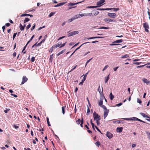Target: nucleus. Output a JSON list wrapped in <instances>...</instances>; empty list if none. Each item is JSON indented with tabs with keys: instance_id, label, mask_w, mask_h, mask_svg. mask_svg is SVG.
<instances>
[{
	"instance_id": "obj_41",
	"label": "nucleus",
	"mask_w": 150,
	"mask_h": 150,
	"mask_svg": "<svg viewBox=\"0 0 150 150\" xmlns=\"http://www.w3.org/2000/svg\"><path fill=\"white\" fill-rule=\"evenodd\" d=\"M92 13H86L85 16H92Z\"/></svg>"
},
{
	"instance_id": "obj_24",
	"label": "nucleus",
	"mask_w": 150,
	"mask_h": 150,
	"mask_svg": "<svg viewBox=\"0 0 150 150\" xmlns=\"http://www.w3.org/2000/svg\"><path fill=\"white\" fill-rule=\"evenodd\" d=\"M109 9H110V10L112 9V10H113V11H117L119 10V9L118 8H109Z\"/></svg>"
},
{
	"instance_id": "obj_35",
	"label": "nucleus",
	"mask_w": 150,
	"mask_h": 150,
	"mask_svg": "<svg viewBox=\"0 0 150 150\" xmlns=\"http://www.w3.org/2000/svg\"><path fill=\"white\" fill-rule=\"evenodd\" d=\"M47 122L48 124V125L49 126H51V125L50 124L49 119L48 117L47 118Z\"/></svg>"
},
{
	"instance_id": "obj_15",
	"label": "nucleus",
	"mask_w": 150,
	"mask_h": 150,
	"mask_svg": "<svg viewBox=\"0 0 150 150\" xmlns=\"http://www.w3.org/2000/svg\"><path fill=\"white\" fill-rule=\"evenodd\" d=\"M103 88H102V91H101V89L100 88V86H99V87H98V91L100 95H101L102 94L103 95Z\"/></svg>"
},
{
	"instance_id": "obj_40",
	"label": "nucleus",
	"mask_w": 150,
	"mask_h": 150,
	"mask_svg": "<svg viewBox=\"0 0 150 150\" xmlns=\"http://www.w3.org/2000/svg\"><path fill=\"white\" fill-rule=\"evenodd\" d=\"M27 47V46L26 45H25L23 47V50H22V52H23V54H24L26 52L25 51H24V50H25V49L26 47Z\"/></svg>"
},
{
	"instance_id": "obj_6",
	"label": "nucleus",
	"mask_w": 150,
	"mask_h": 150,
	"mask_svg": "<svg viewBox=\"0 0 150 150\" xmlns=\"http://www.w3.org/2000/svg\"><path fill=\"white\" fill-rule=\"evenodd\" d=\"M79 33V32L78 31H74L69 33L68 34V37H69L71 36L74 35H75Z\"/></svg>"
},
{
	"instance_id": "obj_2",
	"label": "nucleus",
	"mask_w": 150,
	"mask_h": 150,
	"mask_svg": "<svg viewBox=\"0 0 150 150\" xmlns=\"http://www.w3.org/2000/svg\"><path fill=\"white\" fill-rule=\"evenodd\" d=\"M93 117L94 120H100V117L95 112H94L93 113Z\"/></svg>"
},
{
	"instance_id": "obj_29",
	"label": "nucleus",
	"mask_w": 150,
	"mask_h": 150,
	"mask_svg": "<svg viewBox=\"0 0 150 150\" xmlns=\"http://www.w3.org/2000/svg\"><path fill=\"white\" fill-rule=\"evenodd\" d=\"M20 29L21 30H24V28L21 23H20Z\"/></svg>"
},
{
	"instance_id": "obj_8",
	"label": "nucleus",
	"mask_w": 150,
	"mask_h": 150,
	"mask_svg": "<svg viewBox=\"0 0 150 150\" xmlns=\"http://www.w3.org/2000/svg\"><path fill=\"white\" fill-rule=\"evenodd\" d=\"M92 16H96L99 13V12L97 10H94L92 11Z\"/></svg>"
},
{
	"instance_id": "obj_64",
	"label": "nucleus",
	"mask_w": 150,
	"mask_h": 150,
	"mask_svg": "<svg viewBox=\"0 0 150 150\" xmlns=\"http://www.w3.org/2000/svg\"><path fill=\"white\" fill-rule=\"evenodd\" d=\"M147 134L148 137L150 139V133H147Z\"/></svg>"
},
{
	"instance_id": "obj_26",
	"label": "nucleus",
	"mask_w": 150,
	"mask_h": 150,
	"mask_svg": "<svg viewBox=\"0 0 150 150\" xmlns=\"http://www.w3.org/2000/svg\"><path fill=\"white\" fill-rule=\"evenodd\" d=\"M66 107L65 106L62 107V112L63 115H64L65 113V109Z\"/></svg>"
},
{
	"instance_id": "obj_32",
	"label": "nucleus",
	"mask_w": 150,
	"mask_h": 150,
	"mask_svg": "<svg viewBox=\"0 0 150 150\" xmlns=\"http://www.w3.org/2000/svg\"><path fill=\"white\" fill-rule=\"evenodd\" d=\"M53 48H55L54 47V45H53V46H52L50 48V50H49V52H52L53 51Z\"/></svg>"
},
{
	"instance_id": "obj_59",
	"label": "nucleus",
	"mask_w": 150,
	"mask_h": 150,
	"mask_svg": "<svg viewBox=\"0 0 150 150\" xmlns=\"http://www.w3.org/2000/svg\"><path fill=\"white\" fill-rule=\"evenodd\" d=\"M95 127L96 129L100 133H102L100 131V129L97 127V126H95Z\"/></svg>"
},
{
	"instance_id": "obj_20",
	"label": "nucleus",
	"mask_w": 150,
	"mask_h": 150,
	"mask_svg": "<svg viewBox=\"0 0 150 150\" xmlns=\"http://www.w3.org/2000/svg\"><path fill=\"white\" fill-rule=\"evenodd\" d=\"M110 9H109V8H97V10L100 11H104V10H110Z\"/></svg>"
},
{
	"instance_id": "obj_17",
	"label": "nucleus",
	"mask_w": 150,
	"mask_h": 150,
	"mask_svg": "<svg viewBox=\"0 0 150 150\" xmlns=\"http://www.w3.org/2000/svg\"><path fill=\"white\" fill-rule=\"evenodd\" d=\"M62 42H58L57 44H56L54 45L55 48H57L58 47H59L61 46V45L62 44Z\"/></svg>"
},
{
	"instance_id": "obj_55",
	"label": "nucleus",
	"mask_w": 150,
	"mask_h": 150,
	"mask_svg": "<svg viewBox=\"0 0 150 150\" xmlns=\"http://www.w3.org/2000/svg\"><path fill=\"white\" fill-rule=\"evenodd\" d=\"M120 44H110V46H113V45H120Z\"/></svg>"
},
{
	"instance_id": "obj_44",
	"label": "nucleus",
	"mask_w": 150,
	"mask_h": 150,
	"mask_svg": "<svg viewBox=\"0 0 150 150\" xmlns=\"http://www.w3.org/2000/svg\"><path fill=\"white\" fill-rule=\"evenodd\" d=\"M77 65H76L75 66H74L71 70L69 71V72H71V71H73V70H74V69H75V68H76V67Z\"/></svg>"
},
{
	"instance_id": "obj_57",
	"label": "nucleus",
	"mask_w": 150,
	"mask_h": 150,
	"mask_svg": "<svg viewBox=\"0 0 150 150\" xmlns=\"http://www.w3.org/2000/svg\"><path fill=\"white\" fill-rule=\"evenodd\" d=\"M97 124L98 125H100V120H96Z\"/></svg>"
},
{
	"instance_id": "obj_12",
	"label": "nucleus",
	"mask_w": 150,
	"mask_h": 150,
	"mask_svg": "<svg viewBox=\"0 0 150 150\" xmlns=\"http://www.w3.org/2000/svg\"><path fill=\"white\" fill-rule=\"evenodd\" d=\"M106 135L109 139H111L113 137V134L111 133L108 132H107Z\"/></svg>"
},
{
	"instance_id": "obj_9",
	"label": "nucleus",
	"mask_w": 150,
	"mask_h": 150,
	"mask_svg": "<svg viewBox=\"0 0 150 150\" xmlns=\"http://www.w3.org/2000/svg\"><path fill=\"white\" fill-rule=\"evenodd\" d=\"M105 1V0H100L99 1H98L97 3V5L98 6H100V7L103 5V4Z\"/></svg>"
},
{
	"instance_id": "obj_3",
	"label": "nucleus",
	"mask_w": 150,
	"mask_h": 150,
	"mask_svg": "<svg viewBox=\"0 0 150 150\" xmlns=\"http://www.w3.org/2000/svg\"><path fill=\"white\" fill-rule=\"evenodd\" d=\"M104 110V119H105V118L108 116L109 112V110L107 109L106 107H105V108H103Z\"/></svg>"
},
{
	"instance_id": "obj_34",
	"label": "nucleus",
	"mask_w": 150,
	"mask_h": 150,
	"mask_svg": "<svg viewBox=\"0 0 150 150\" xmlns=\"http://www.w3.org/2000/svg\"><path fill=\"white\" fill-rule=\"evenodd\" d=\"M29 14H27V13H24V14H22L21 15V17H23V16H29Z\"/></svg>"
},
{
	"instance_id": "obj_60",
	"label": "nucleus",
	"mask_w": 150,
	"mask_h": 150,
	"mask_svg": "<svg viewBox=\"0 0 150 150\" xmlns=\"http://www.w3.org/2000/svg\"><path fill=\"white\" fill-rule=\"evenodd\" d=\"M35 25H33L32 27L31 28V31H32L33 29H34L35 27Z\"/></svg>"
},
{
	"instance_id": "obj_63",
	"label": "nucleus",
	"mask_w": 150,
	"mask_h": 150,
	"mask_svg": "<svg viewBox=\"0 0 150 150\" xmlns=\"http://www.w3.org/2000/svg\"><path fill=\"white\" fill-rule=\"evenodd\" d=\"M5 25L7 27H9L10 25V24L9 23H6L5 24Z\"/></svg>"
},
{
	"instance_id": "obj_56",
	"label": "nucleus",
	"mask_w": 150,
	"mask_h": 150,
	"mask_svg": "<svg viewBox=\"0 0 150 150\" xmlns=\"http://www.w3.org/2000/svg\"><path fill=\"white\" fill-rule=\"evenodd\" d=\"M66 43H67V42H65V43L61 45V46H60V48H61V47L64 46L65 45Z\"/></svg>"
},
{
	"instance_id": "obj_33",
	"label": "nucleus",
	"mask_w": 150,
	"mask_h": 150,
	"mask_svg": "<svg viewBox=\"0 0 150 150\" xmlns=\"http://www.w3.org/2000/svg\"><path fill=\"white\" fill-rule=\"evenodd\" d=\"M30 21V19L28 18H26L24 20V23H25L26 22H28Z\"/></svg>"
},
{
	"instance_id": "obj_5",
	"label": "nucleus",
	"mask_w": 150,
	"mask_h": 150,
	"mask_svg": "<svg viewBox=\"0 0 150 150\" xmlns=\"http://www.w3.org/2000/svg\"><path fill=\"white\" fill-rule=\"evenodd\" d=\"M28 79L25 76H23L22 78V81L21 85H23L27 81Z\"/></svg>"
},
{
	"instance_id": "obj_42",
	"label": "nucleus",
	"mask_w": 150,
	"mask_h": 150,
	"mask_svg": "<svg viewBox=\"0 0 150 150\" xmlns=\"http://www.w3.org/2000/svg\"><path fill=\"white\" fill-rule=\"evenodd\" d=\"M55 13L51 12L49 15V17H51L53 16Z\"/></svg>"
},
{
	"instance_id": "obj_53",
	"label": "nucleus",
	"mask_w": 150,
	"mask_h": 150,
	"mask_svg": "<svg viewBox=\"0 0 150 150\" xmlns=\"http://www.w3.org/2000/svg\"><path fill=\"white\" fill-rule=\"evenodd\" d=\"M53 54L51 55L50 57V60L51 61H52L53 59Z\"/></svg>"
},
{
	"instance_id": "obj_27",
	"label": "nucleus",
	"mask_w": 150,
	"mask_h": 150,
	"mask_svg": "<svg viewBox=\"0 0 150 150\" xmlns=\"http://www.w3.org/2000/svg\"><path fill=\"white\" fill-rule=\"evenodd\" d=\"M73 17L75 19L80 18V16H79V14H77L74 16Z\"/></svg>"
},
{
	"instance_id": "obj_50",
	"label": "nucleus",
	"mask_w": 150,
	"mask_h": 150,
	"mask_svg": "<svg viewBox=\"0 0 150 150\" xmlns=\"http://www.w3.org/2000/svg\"><path fill=\"white\" fill-rule=\"evenodd\" d=\"M17 33H14V34H13V40H14V39H15L16 35H17Z\"/></svg>"
},
{
	"instance_id": "obj_37",
	"label": "nucleus",
	"mask_w": 150,
	"mask_h": 150,
	"mask_svg": "<svg viewBox=\"0 0 150 150\" xmlns=\"http://www.w3.org/2000/svg\"><path fill=\"white\" fill-rule=\"evenodd\" d=\"M76 122L77 124L79 125L80 122H81V120L80 119H79L76 121Z\"/></svg>"
},
{
	"instance_id": "obj_36",
	"label": "nucleus",
	"mask_w": 150,
	"mask_h": 150,
	"mask_svg": "<svg viewBox=\"0 0 150 150\" xmlns=\"http://www.w3.org/2000/svg\"><path fill=\"white\" fill-rule=\"evenodd\" d=\"M95 144L96 146L98 147L100 145V143L99 141H97L95 143Z\"/></svg>"
},
{
	"instance_id": "obj_43",
	"label": "nucleus",
	"mask_w": 150,
	"mask_h": 150,
	"mask_svg": "<svg viewBox=\"0 0 150 150\" xmlns=\"http://www.w3.org/2000/svg\"><path fill=\"white\" fill-rule=\"evenodd\" d=\"M31 25L30 23L26 27V30H28V29H29L31 27Z\"/></svg>"
},
{
	"instance_id": "obj_4",
	"label": "nucleus",
	"mask_w": 150,
	"mask_h": 150,
	"mask_svg": "<svg viewBox=\"0 0 150 150\" xmlns=\"http://www.w3.org/2000/svg\"><path fill=\"white\" fill-rule=\"evenodd\" d=\"M143 27L145 29V31L148 32H149V30L148 29L149 28V27L148 23H143Z\"/></svg>"
},
{
	"instance_id": "obj_30",
	"label": "nucleus",
	"mask_w": 150,
	"mask_h": 150,
	"mask_svg": "<svg viewBox=\"0 0 150 150\" xmlns=\"http://www.w3.org/2000/svg\"><path fill=\"white\" fill-rule=\"evenodd\" d=\"M137 118L136 117H133L130 118V120L137 121Z\"/></svg>"
},
{
	"instance_id": "obj_10",
	"label": "nucleus",
	"mask_w": 150,
	"mask_h": 150,
	"mask_svg": "<svg viewBox=\"0 0 150 150\" xmlns=\"http://www.w3.org/2000/svg\"><path fill=\"white\" fill-rule=\"evenodd\" d=\"M83 1H82L80 2H78V3H76L70 2V3H69L68 4V6H74L75 5H77V4H79V3H81L82 2H83Z\"/></svg>"
},
{
	"instance_id": "obj_23",
	"label": "nucleus",
	"mask_w": 150,
	"mask_h": 150,
	"mask_svg": "<svg viewBox=\"0 0 150 150\" xmlns=\"http://www.w3.org/2000/svg\"><path fill=\"white\" fill-rule=\"evenodd\" d=\"M90 43L89 42H85V43H83V44H82L79 47H78V48H77L75 50V51H76L77 50H79L80 48V47L82 46L83 45H84V44H86L87 43Z\"/></svg>"
},
{
	"instance_id": "obj_46",
	"label": "nucleus",
	"mask_w": 150,
	"mask_h": 150,
	"mask_svg": "<svg viewBox=\"0 0 150 150\" xmlns=\"http://www.w3.org/2000/svg\"><path fill=\"white\" fill-rule=\"evenodd\" d=\"M137 102L141 104L142 103V102L140 99H139V98H137Z\"/></svg>"
},
{
	"instance_id": "obj_48",
	"label": "nucleus",
	"mask_w": 150,
	"mask_h": 150,
	"mask_svg": "<svg viewBox=\"0 0 150 150\" xmlns=\"http://www.w3.org/2000/svg\"><path fill=\"white\" fill-rule=\"evenodd\" d=\"M92 58H92L87 61L86 63L85 66H86L87 64L90 62V61L92 59Z\"/></svg>"
},
{
	"instance_id": "obj_25",
	"label": "nucleus",
	"mask_w": 150,
	"mask_h": 150,
	"mask_svg": "<svg viewBox=\"0 0 150 150\" xmlns=\"http://www.w3.org/2000/svg\"><path fill=\"white\" fill-rule=\"evenodd\" d=\"M109 79V75L107 77H105V83H106L107 82Z\"/></svg>"
},
{
	"instance_id": "obj_18",
	"label": "nucleus",
	"mask_w": 150,
	"mask_h": 150,
	"mask_svg": "<svg viewBox=\"0 0 150 150\" xmlns=\"http://www.w3.org/2000/svg\"><path fill=\"white\" fill-rule=\"evenodd\" d=\"M140 115L144 117L149 118V117L145 114L143 112H140Z\"/></svg>"
},
{
	"instance_id": "obj_38",
	"label": "nucleus",
	"mask_w": 150,
	"mask_h": 150,
	"mask_svg": "<svg viewBox=\"0 0 150 150\" xmlns=\"http://www.w3.org/2000/svg\"><path fill=\"white\" fill-rule=\"evenodd\" d=\"M83 117H82L81 118V123L80 124V126L81 127H83Z\"/></svg>"
},
{
	"instance_id": "obj_11",
	"label": "nucleus",
	"mask_w": 150,
	"mask_h": 150,
	"mask_svg": "<svg viewBox=\"0 0 150 150\" xmlns=\"http://www.w3.org/2000/svg\"><path fill=\"white\" fill-rule=\"evenodd\" d=\"M142 80L144 83H146L147 85L150 84V81L148 80L147 79L143 78Z\"/></svg>"
},
{
	"instance_id": "obj_21",
	"label": "nucleus",
	"mask_w": 150,
	"mask_h": 150,
	"mask_svg": "<svg viewBox=\"0 0 150 150\" xmlns=\"http://www.w3.org/2000/svg\"><path fill=\"white\" fill-rule=\"evenodd\" d=\"M65 50H66L65 49H64V50H62V51L60 52L59 53H58L57 54V56H58L59 55H60V54H62V53H64V52L65 51Z\"/></svg>"
},
{
	"instance_id": "obj_19",
	"label": "nucleus",
	"mask_w": 150,
	"mask_h": 150,
	"mask_svg": "<svg viewBox=\"0 0 150 150\" xmlns=\"http://www.w3.org/2000/svg\"><path fill=\"white\" fill-rule=\"evenodd\" d=\"M123 41V40L122 39H120V40H116L113 42V43H120V42H122Z\"/></svg>"
},
{
	"instance_id": "obj_7",
	"label": "nucleus",
	"mask_w": 150,
	"mask_h": 150,
	"mask_svg": "<svg viewBox=\"0 0 150 150\" xmlns=\"http://www.w3.org/2000/svg\"><path fill=\"white\" fill-rule=\"evenodd\" d=\"M108 15L109 17L112 18H115L116 16V14L115 13H109Z\"/></svg>"
},
{
	"instance_id": "obj_14",
	"label": "nucleus",
	"mask_w": 150,
	"mask_h": 150,
	"mask_svg": "<svg viewBox=\"0 0 150 150\" xmlns=\"http://www.w3.org/2000/svg\"><path fill=\"white\" fill-rule=\"evenodd\" d=\"M123 128L122 127H117L116 129V131L117 132H122V130Z\"/></svg>"
},
{
	"instance_id": "obj_54",
	"label": "nucleus",
	"mask_w": 150,
	"mask_h": 150,
	"mask_svg": "<svg viewBox=\"0 0 150 150\" xmlns=\"http://www.w3.org/2000/svg\"><path fill=\"white\" fill-rule=\"evenodd\" d=\"M108 28L105 27H102L99 28V29H108Z\"/></svg>"
},
{
	"instance_id": "obj_51",
	"label": "nucleus",
	"mask_w": 150,
	"mask_h": 150,
	"mask_svg": "<svg viewBox=\"0 0 150 150\" xmlns=\"http://www.w3.org/2000/svg\"><path fill=\"white\" fill-rule=\"evenodd\" d=\"M108 67V65H107L105 66V67L102 70V71H104L105 69H106Z\"/></svg>"
},
{
	"instance_id": "obj_61",
	"label": "nucleus",
	"mask_w": 150,
	"mask_h": 150,
	"mask_svg": "<svg viewBox=\"0 0 150 150\" xmlns=\"http://www.w3.org/2000/svg\"><path fill=\"white\" fill-rule=\"evenodd\" d=\"M13 127H14L15 129H18V128L19 127L18 126L16 125H13Z\"/></svg>"
},
{
	"instance_id": "obj_1",
	"label": "nucleus",
	"mask_w": 150,
	"mask_h": 150,
	"mask_svg": "<svg viewBox=\"0 0 150 150\" xmlns=\"http://www.w3.org/2000/svg\"><path fill=\"white\" fill-rule=\"evenodd\" d=\"M104 97V96L100 97V100L98 101V104L102 108H105L106 107L105 105H103V98Z\"/></svg>"
},
{
	"instance_id": "obj_16",
	"label": "nucleus",
	"mask_w": 150,
	"mask_h": 150,
	"mask_svg": "<svg viewBox=\"0 0 150 150\" xmlns=\"http://www.w3.org/2000/svg\"><path fill=\"white\" fill-rule=\"evenodd\" d=\"M66 2H64V3H60L57 4V5L54 6L55 7H58L60 6H61L63 5L65 3H66Z\"/></svg>"
},
{
	"instance_id": "obj_39",
	"label": "nucleus",
	"mask_w": 150,
	"mask_h": 150,
	"mask_svg": "<svg viewBox=\"0 0 150 150\" xmlns=\"http://www.w3.org/2000/svg\"><path fill=\"white\" fill-rule=\"evenodd\" d=\"M74 20H75V19L74 18V17H73L72 18H71V19H69L68 20V21L69 22H72V21H73Z\"/></svg>"
},
{
	"instance_id": "obj_28",
	"label": "nucleus",
	"mask_w": 150,
	"mask_h": 150,
	"mask_svg": "<svg viewBox=\"0 0 150 150\" xmlns=\"http://www.w3.org/2000/svg\"><path fill=\"white\" fill-rule=\"evenodd\" d=\"M110 97L111 100H112L114 98V96L112 95V93H111L110 94Z\"/></svg>"
},
{
	"instance_id": "obj_45",
	"label": "nucleus",
	"mask_w": 150,
	"mask_h": 150,
	"mask_svg": "<svg viewBox=\"0 0 150 150\" xmlns=\"http://www.w3.org/2000/svg\"><path fill=\"white\" fill-rule=\"evenodd\" d=\"M90 112V109L88 108V109H87V112L86 114L87 115H88L89 113Z\"/></svg>"
},
{
	"instance_id": "obj_49",
	"label": "nucleus",
	"mask_w": 150,
	"mask_h": 150,
	"mask_svg": "<svg viewBox=\"0 0 150 150\" xmlns=\"http://www.w3.org/2000/svg\"><path fill=\"white\" fill-rule=\"evenodd\" d=\"M141 63H142L141 62H134L133 63V64H134L139 65Z\"/></svg>"
},
{
	"instance_id": "obj_13",
	"label": "nucleus",
	"mask_w": 150,
	"mask_h": 150,
	"mask_svg": "<svg viewBox=\"0 0 150 150\" xmlns=\"http://www.w3.org/2000/svg\"><path fill=\"white\" fill-rule=\"evenodd\" d=\"M104 21L105 22H107V23H109L111 22H115V20H114L112 19H110V18H105L104 19Z\"/></svg>"
},
{
	"instance_id": "obj_58",
	"label": "nucleus",
	"mask_w": 150,
	"mask_h": 150,
	"mask_svg": "<svg viewBox=\"0 0 150 150\" xmlns=\"http://www.w3.org/2000/svg\"><path fill=\"white\" fill-rule=\"evenodd\" d=\"M65 37V36H62V37H61L60 38H59L58 40H59L64 38Z\"/></svg>"
},
{
	"instance_id": "obj_47",
	"label": "nucleus",
	"mask_w": 150,
	"mask_h": 150,
	"mask_svg": "<svg viewBox=\"0 0 150 150\" xmlns=\"http://www.w3.org/2000/svg\"><path fill=\"white\" fill-rule=\"evenodd\" d=\"M35 60V58L34 57H32L30 61L32 62H34Z\"/></svg>"
},
{
	"instance_id": "obj_52",
	"label": "nucleus",
	"mask_w": 150,
	"mask_h": 150,
	"mask_svg": "<svg viewBox=\"0 0 150 150\" xmlns=\"http://www.w3.org/2000/svg\"><path fill=\"white\" fill-rule=\"evenodd\" d=\"M113 122L115 123H120V122L119 120H117V121H113Z\"/></svg>"
},
{
	"instance_id": "obj_22",
	"label": "nucleus",
	"mask_w": 150,
	"mask_h": 150,
	"mask_svg": "<svg viewBox=\"0 0 150 150\" xmlns=\"http://www.w3.org/2000/svg\"><path fill=\"white\" fill-rule=\"evenodd\" d=\"M90 123L92 126V128H93V129L94 130H95V129L94 128V127H95L93 123L92 119H91V120H90Z\"/></svg>"
},
{
	"instance_id": "obj_31",
	"label": "nucleus",
	"mask_w": 150,
	"mask_h": 150,
	"mask_svg": "<svg viewBox=\"0 0 150 150\" xmlns=\"http://www.w3.org/2000/svg\"><path fill=\"white\" fill-rule=\"evenodd\" d=\"M129 57V56L128 55V54H126L122 56L121 58H126Z\"/></svg>"
},
{
	"instance_id": "obj_62",
	"label": "nucleus",
	"mask_w": 150,
	"mask_h": 150,
	"mask_svg": "<svg viewBox=\"0 0 150 150\" xmlns=\"http://www.w3.org/2000/svg\"><path fill=\"white\" fill-rule=\"evenodd\" d=\"M119 67H116L115 68H113V70L115 71H116L117 69L119 68Z\"/></svg>"
}]
</instances>
